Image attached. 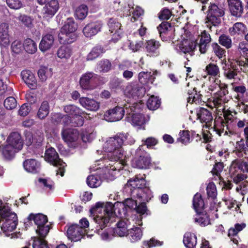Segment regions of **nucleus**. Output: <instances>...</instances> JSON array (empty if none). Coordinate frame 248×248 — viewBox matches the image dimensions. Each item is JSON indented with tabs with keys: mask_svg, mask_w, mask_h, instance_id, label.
<instances>
[{
	"mask_svg": "<svg viewBox=\"0 0 248 248\" xmlns=\"http://www.w3.org/2000/svg\"><path fill=\"white\" fill-rule=\"evenodd\" d=\"M124 142L133 144L134 140L128 133H120L113 137L109 138L104 143L103 150L106 153H111L113 155H123L126 154L123 148Z\"/></svg>",
	"mask_w": 248,
	"mask_h": 248,
	"instance_id": "7ed1b4c3",
	"label": "nucleus"
},
{
	"mask_svg": "<svg viewBox=\"0 0 248 248\" xmlns=\"http://www.w3.org/2000/svg\"><path fill=\"white\" fill-rule=\"evenodd\" d=\"M44 159L54 166L59 167V170H56V174H60L61 176H63L65 164L59 158V156H44Z\"/></svg>",
	"mask_w": 248,
	"mask_h": 248,
	"instance_id": "393cba45",
	"label": "nucleus"
},
{
	"mask_svg": "<svg viewBox=\"0 0 248 248\" xmlns=\"http://www.w3.org/2000/svg\"><path fill=\"white\" fill-rule=\"evenodd\" d=\"M0 216L2 222L1 229L5 235L11 238H18L20 235L19 232H13L16 228L17 217L16 213L11 211L8 204L0 206Z\"/></svg>",
	"mask_w": 248,
	"mask_h": 248,
	"instance_id": "f03ea898",
	"label": "nucleus"
},
{
	"mask_svg": "<svg viewBox=\"0 0 248 248\" xmlns=\"http://www.w3.org/2000/svg\"><path fill=\"white\" fill-rule=\"evenodd\" d=\"M193 220L195 223L202 227L210 224L209 217L205 211L196 213L193 217Z\"/></svg>",
	"mask_w": 248,
	"mask_h": 248,
	"instance_id": "7c9ffc66",
	"label": "nucleus"
},
{
	"mask_svg": "<svg viewBox=\"0 0 248 248\" xmlns=\"http://www.w3.org/2000/svg\"><path fill=\"white\" fill-rule=\"evenodd\" d=\"M33 248H49L46 241L40 238L34 237Z\"/></svg>",
	"mask_w": 248,
	"mask_h": 248,
	"instance_id": "338daca9",
	"label": "nucleus"
},
{
	"mask_svg": "<svg viewBox=\"0 0 248 248\" xmlns=\"http://www.w3.org/2000/svg\"><path fill=\"white\" fill-rule=\"evenodd\" d=\"M184 33L181 35V40L175 45V50L179 52L188 54L191 57L194 54V51L196 48L197 43L192 39L190 32L184 30Z\"/></svg>",
	"mask_w": 248,
	"mask_h": 248,
	"instance_id": "6e6552de",
	"label": "nucleus"
},
{
	"mask_svg": "<svg viewBox=\"0 0 248 248\" xmlns=\"http://www.w3.org/2000/svg\"><path fill=\"white\" fill-rule=\"evenodd\" d=\"M9 30L7 23H2L0 24V46L1 47H7L10 44V36Z\"/></svg>",
	"mask_w": 248,
	"mask_h": 248,
	"instance_id": "b1692460",
	"label": "nucleus"
},
{
	"mask_svg": "<svg viewBox=\"0 0 248 248\" xmlns=\"http://www.w3.org/2000/svg\"><path fill=\"white\" fill-rule=\"evenodd\" d=\"M109 31L112 34V40L114 42L119 40L122 37L123 29L121 24L116 19L110 18L108 21Z\"/></svg>",
	"mask_w": 248,
	"mask_h": 248,
	"instance_id": "4468645a",
	"label": "nucleus"
},
{
	"mask_svg": "<svg viewBox=\"0 0 248 248\" xmlns=\"http://www.w3.org/2000/svg\"><path fill=\"white\" fill-rule=\"evenodd\" d=\"M146 182L145 180L143 179H139L136 177L133 179L129 180L125 186L126 187H131L134 189L133 191L132 192V194H134L136 191H137L139 189L143 188L144 186H145ZM134 196V195H133Z\"/></svg>",
	"mask_w": 248,
	"mask_h": 248,
	"instance_id": "72a5a7b5",
	"label": "nucleus"
},
{
	"mask_svg": "<svg viewBox=\"0 0 248 248\" xmlns=\"http://www.w3.org/2000/svg\"><path fill=\"white\" fill-rule=\"evenodd\" d=\"M141 104L139 103H133L132 106L127 103L124 106V107L117 106L112 109L107 111L104 114V119L108 122H113L120 121L121 120L125 112L130 115L132 112L136 111L141 108Z\"/></svg>",
	"mask_w": 248,
	"mask_h": 248,
	"instance_id": "39448f33",
	"label": "nucleus"
},
{
	"mask_svg": "<svg viewBox=\"0 0 248 248\" xmlns=\"http://www.w3.org/2000/svg\"><path fill=\"white\" fill-rule=\"evenodd\" d=\"M246 227L244 223L236 224L234 227H232L229 230L228 236L231 237V240L233 243L237 244L238 240L236 236L237 234L240 231H242Z\"/></svg>",
	"mask_w": 248,
	"mask_h": 248,
	"instance_id": "e433bc0d",
	"label": "nucleus"
},
{
	"mask_svg": "<svg viewBox=\"0 0 248 248\" xmlns=\"http://www.w3.org/2000/svg\"><path fill=\"white\" fill-rule=\"evenodd\" d=\"M102 183L100 177L97 175H91L87 178V184L91 187H98Z\"/></svg>",
	"mask_w": 248,
	"mask_h": 248,
	"instance_id": "864d4df0",
	"label": "nucleus"
},
{
	"mask_svg": "<svg viewBox=\"0 0 248 248\" xmlns=\"http://www.w3.org/2000/svg\"><path fill=\"white\" fill-rule=\"evenodd\" d=\"M85 233V231L80 227L79 225H72L67 231L68 238L75 242L80 240Z\"/></svg>",
	"mask_w": 248,
	"mask_h": 248,
	"instance_id": "2eb2a0df",
	"label": "nucleus"
},
{
	"mask_svg": "<svg viewBox=\"0 0 248 248\" xmlns=\"http://www.w3.org/2000/svg\"><path fill=\"white\" fill-rule=\"evenodd\" d=\"M6 142V144L0 146V151L3 155H12L22 148L21 137L17 132L12 133L8 137Z\"/></svg>",
	"mask_w": 248,
	"mask_h": 248,
	"instance_id": "0eeeda50",
	"label": "nucleus"
},
{
	"mask_svg": "<svg viewBox=\"0 0 248 248\" xmlns=\"http://www.w3.org/2000/svg\"><path fill=\"white\" fill-rule=\"evenodd\" d=\"M80 105L91 111H96L99 108V104L93 99L88 97H81L79 100Z\"/></svg>",
	"mask_w": 248,
	"mask_h": 248,
	"instance_id": "c756f323",
	"label": "nucleus"
},
{
	"mask_svg": "<svg viewBox=\"0 0 248 248\" xmlns=\"http://www.w3.org/2000/svg\"><path fill=\"white\" fill-rule=\"evenodd\" d=\"M72 55V49L68 46H63L60 47L57 51L58 57L61 59H68Z\"/></svg>",
	"mask_w": 248,
	"mask_h": 248,
	"instance_id": "603ef678",
	"label": "nucleus"
},
{
	"mask_svg": "<svg viewBox=\"0 0 248 248\" xmlns=\"http://www.w3.org/2000/svg\"><path fill=\"white\" fill-rule=\"evenodd\" d=\"M63 110L65 113L74 116L73 119L69 121L71 126H81L83 124L84 119L82 115L84 112L80 108L75 105H69L65 106Z\"/></svg>",
	"mask_w": 248,
	"mask_h": 248,
	"instance_id": "f8f14e48",
	"label": "nucleus"
},
{
	"mask_svg": "<svg viewBox=\"0 0 248 248\" xmlns=\"http://www.w3.org/2000/svg\"><path fill=\"white\" fill-rule=\"evenodd\" d=\"M135 193L140 202H148L153 197V193L148 187L139 189Z\"/></svg>",
	"mask_w": 248,
	"mask_h": 248,
	"instance_id": "2f4dec72",
	"label": "nucleus"
},
{
	"mask_svg": "<svg viewBox=\"0 0 248 248\" xmlns=\"http://www.w3.org/2000/svg\"><path fill=\"white\" fill-rule=\"evenodd\" d=\"M197 119L202 123H205V126L209 128L213 120L212 113L208 109L201 108L197 111Z\"/></svg>",
	"mask_w": 248,
	"mask_h": 248,
	"instance_id": "aec40b11",
	"label": "nucleus"
},
{
	"mask_svg": "<svg viewBox=\"0 0 248 248\" xmlns=\"http://www.w3.org/2000/svg\"><path fill=\"white\" fill-rule=\"evenodd\" d=\"M171 28L170 24L168 22H162L157 27V30L161 39L164 41L170 40V29Z\"/></svg>",
	"mask_w": 248,
	"mask_h": 248,
	"instance_id": "c9c22d12",
	"label": "nucleus"
},
{
	"mask_svg": "<svg viewBox=\"0 0 248 248\" xmlns=\"http://www.w3.org/2000/svg\"><path fill=\"white\" fill-rule=\"evenodd\" d=\"M237 98L238 100L237 107L239 111L243 112L248 116V104H246L248 101V99L245 98L244 96H241L239 94Z\"/></svg>",
	"mask_w": 248,
	"mask_h": 248,
	"instance_id": "de8ad7c7",
	"label": "nucleus"
},
{
	"mask_svg": "<svg viewBox=\"0 0 248 248\" xmlns=\"http://www.w3.org/2000/svg\"><path fill=\"white\" fill-rule=\"evenodd\" d=\"M77 25L73 18H68L62 27L58 38L61 44H71L77 39Z\"/></svg>",
	"mask_w": 248,
	"mask_h": 248,
	"instance_id": "423d86ee",
	"label": "nucleus"
},
{
	"mask_svg": "<svg viewBox=\"0 0 248 248\" xmlns=\"http://www.w3.org/2000/svg\"><path fill=\"white\" fill-rule=\"evenodd\" d=\"M137 224H135L133 228L130 229L128 235L130 241L132 242H135L140 240L142 236L141 230L138 227H136Z\"/></svg>",
	"mask_w": 248,
	"mask_h": 248,
	"instance_id": "c03bdc74",
	"label": "nucleus"
},
{
	"mask_svg": "<svg viewBox=\"0 0 248 248\" xmlns=\"http://www.w3.org/2000/svg\"><path fill=\"white\" fill-rule=\"evenodd\" d=\"M138 201L132 198H127L124 202H116L112 204L110 202L106 203L98 202L94 207L90 210L91 215L95 222L102 230L109 222L116 221L117 217L125 214L124 208L136 209Z\"/></svg>",
	"mask_w": 248,
	"mask_h": 248,
	"instance_id": "f257e3e1",
	"label": "nucleus"
},
{
	"mask_svg": "<svg viewBox=\"0 0 248 248\" xmlns=\"http://www.w3.org/2000/svg\"><path fill=\"white\" fill-rule=\"evenodd\" d=\"M23 49L29 54H34L37 50L36 43L31 38H27L23 44Z\"/></svg>",
	"mask_w": 248,
	"mask_h": 248,
	"instance_id": "37998d69",
	"label": "nucleus"
},
{
	"mask_svg": "<svg viewBox=\"0 0 248 248\" xmlns=\"http://www.w3.org/2000/svg\"><path fill=\"white\" fill-rule=\"evenodd\" d=\"M219 42L223 46L226 48H230L232 46V40L231 38L225 34L220 35L219 38Z\"/></svg>",
	"mask_w": 248,
	"mask_h": 248,
	"instance_id": "680f3d73",
	"label": "nucleus"
},
{
	"mask_svg": "<svg viewBox=\"0 0 248 248\" xmlns=\"http://www.w3.org/2000/svg\"><path fill=\"white\" fill-rule=\"evenodd\" d=\"M49 112V103L47 101H44L41 103L39 108L37 116L40 119H44L48 115Z\"/></svg>",
	"mask_w": 248,
	"mask_h": 248,
	"instance_id": "49530a36",
	"label": "nucleus"
},
{
	"mask_svg": "<svg viewBox=\"0 0 248 248\" xmlns=\"http://www.w3.org/2000/svg\"><path fill=\"white\" fill-rule=\"evenodd\" d=\"M59 8V4L57 0H50L47 2L41 11L43 18L46 21L51 18Z\"/></svg>",
	"mask_w": 248,
	"mask_h": 248,
	"instance_id": "ddd939ff",
	"label": "nucleus"
},
{
	"mask_svg": "<svg viewBox=\"0 0 248 248\" xmlns=\"http://www.w3.org/2000/svg\"><path fill=\"white\" fill-rule=\"evenodd\" d=\"M11 49L13 52L18 54L23 50V44L20 41L15 40L11 45Z\"/></svg>",
	"mask_w": 248,
	"mask_h": 248,
	"instance_id": "69168bd1",
	"label": "nucleus"
},
{
	"mask_svg": "<svg viewBox=\"0 0 248 248\" xmlns=\"http://www.w3.org/2000/svg\"><path fill=\"white\" fill-rule=\"evenodd\" d=\"M4 105L6 109H13L16 107V100L13 97H9L4 100Z\"/></svg>",
	"mask_w": 248,
	"mask_h": 248,
	"instance_id": "0e129e2a",
	"label": "nucleus"
},
{
	"mask_svg": "<svg viewBox=\"0 0 248 248\" xmlns=\"http://www.w3.org/2000/svg\"><path fill=\"white\" fill-rule=\"evenodd\" d=\"M69 117L68 115H63L60 113L51 114V121L55 123L62 122L64 125H68L69 123Z\"/></svg>",
	"mask_w": 248,
	"mask_h": 248,
	"instance_id": "09e8293b",
	"label": "nucleus"
},
{
	"mask_svg": "<svg viewBox=\"0 0 248 248\" xmlns=\"http://www.w3.org/2000/svg\"><path fill=\"white\" fill-rule=\"evenodd\" d=\"M110 157L108 159H111L112 157H114L115 161L114 164V165L117 167L118 165H120L121 167H119V169L123 168V167L126 165L127 160H129V156L127 157L126 155L121 156L120 157L119 156H110Z\"/></svg>",
	"mask_w": 248,
	"mask_h": 248,
	"instance_id": "bf43d9fd",
	"label": "nucleus"
},
{
	"mask_svg": "<svg viewBox=\"0 0 248 248\" xmlns=\"http://www.w3.org/2000/svg\"><path fill=\"white\" fill-rule=\"evenodd\" d=\"M128 122H130L133 126L141 127L144 125L147 121H148L149 118L145 117L140 113H134L131 116L126 117Z\"/></svg>",
	"mask_w": 248,
	"mask_h": 248,
	"instance_id": "c85d7f7f",
	"label": "nucleus"
},
{
	"mask_svg": "<svg viewBox=\"0 0 248 248\" xmlns=\"http://www.w3.org/2000/svg\"><path fill=\"white\" fill-rule=\"evenodd\" d=\"M160 105V100L154 95L151 96L148 100L147 106L151 110H155L159 108Z\"/></svg>",
	"mask_w": 248,
	"mask_h": 248,
	"instance_id": "4d7b16f0",
	"label": "nucleus"
},
{
	"mask_svg": "<svg viewBox=\"0 0 248 248\" xmlns=\"http://www.w3.org/2000/svg\"><path fill=\"white\" fill-rule=\"evenodd\" d=\"M111 63L108 60L103 59L98 62L96 69L100 72L106 73L111 69Z\"/></svg>",
	"mask_w": 248,
	"mask_h": 248,
	"instance_id": "3c124183",
	"label": "nucleus"
},
{
	"mask_svg": "<svg viewBox=\"0 0 248 248\" xmlns=\"http://www.w3.org/2000/svg\"><path fill=\"white\" fill-rule=\"evenodd\" d=\"M229 10L231 14L236 17H240L243 13V6L241 0H227Z\"/></svg>",
	"mask_w": 248,
	"mask_h": 248,
	"instance_id": "4be33fe9",
	"label": "nucleus"
},
{
	"mask_svg": "<svg viewBox=\"0 0 248 248\" xmlns=\"http://www.w3.org/2000/svg\"><path fill=\"white\" fill-rule=\"evenodd\" d=\"M193 207L196 213L204 211L205 204L202 195L197 193L193 199Z\"/></svg>",
	"mask_w": 248,
	"mask_h": 248,
	"instance_id": "4c0bfd02",
	"label": "nucleus"
},
{
	"mask_svg": "<svg viewBox=\"0 0 248 248\" xmlns=\"http://www.w3.org/2000/svg\"><path fill=\"white\" fill-rule=\"evenodd\" d=\"M222 69L224 77L228 79H235L237 76V69L236 66L232 63L229 64L226 61L222 62Z\"/></svg>",
	"mask_w": 248,
	"mask_h": 248,
	"instance_id": "5701e85b",
	"label": "nucleus"
},
{
	"mask_svg": "<svg viewBox=\"0 0 248 248\" xmlns=\"http://www.w3.org/2000/svg\"><path fill=\"white\" fill-rule=\"evenodd\" d=\"M159 75V72L156 70L140 72L139 74V80L140 83L143 84L147 82L153 83L155 77Z\"/></svg>",
	"mask_w": 248,
	"mask_h": 248,
	"instance_id": "cd10ccee",
	"label": "nucleus"
},
{
	"mask_svg": "<svg viewBox=\"0 0 248 248\" xmlns=\"http://www.w3.org/2000/svg\"><path fill=\"white\" fill-rule=\"evenodd\" d=\"M247 176L244 174H238L233 178V182L238 186L236 187V190L239 192L244 188L248 184V182L245 181Z\"/></svg>",
	"mask_w": 248,
	"mask_h": 248,
	"instance_id": "79ce46f5",
	"label": "nucleus"
},
{
	"mask_svg": "<svg viewBox=\"0 0 248 248\" xmlns=\"http://www.w3.org/2000/svg\"><path fill=\"white\" fill-rule=\"evenodd\" d=\"M214 123V126L211 128H213V130L219 136L228 135L229 133H232L230 130L228 131V125L222 118L220 117L216 118Z\"/></svg>",
	"mask_w": 248,
	"mask_h": 248,
	"instance_id": "6ab92c4d",
	"label": "nucleus"
},
{
	"mask_svg": "<svg viewBox=\"0 0 248 248\" xmlns=\"http://www.w3.org/2000/svg\"><path fill=\"white\" fill-rule=\"evenodd\" d=\"M39 78L42 81H46L47 78L51 77L52 71L51 68L46 67H41L38 71Z\"/></svg>",
	"mask_w": 248,
	"mask_h": 248,
	"instance_id": "5fc2aeb1",
	"label": "nucleus"
},
{
	"mask_svg": "<svg viewBox=\"0 0 248 248\" xmlns=\"http://www.w3.org/2000/svg\"><path fill=\"white\" fill-rule=\"evenodd\" d=\"M54 32L55 30H52L50 33H47L42 37L39 45V48L42 52H45L52 46L54 41L53 36Z\"/></svg>",
	"mask_w": 248,
	"mask_h": 248,
	"instance_id": "412c9836",
	"label": "nucleus"
},
{
	"mask_svg": "<svg viewBox=\"0 0 248 248\" xmlns=\"http://www.w3.org/2000/svg\"><path fill=\"white\" fill-rule=\"evenodd\" d=\"M95 74L93 72H88L83 74L80 78L79 83L83 90H90L92 89L91 82Z\"/></svg>",
	"mask_w": 248,
	"mask_h": 248,
	"instance_id": "473e14b6",
	"label": "nucleus"
},
{
	"mask_svg": "<svg viewBox=\"0 0 248 248\" xmlns=\"http://www.w3.org/2000/svg\"><path fill=\"white\" fill-rule=\"evenodd\" d=\"M18 20L28 28H31L33 26V20L30 16L26 15H21L18 17Z\"/></svg>",
	"mask_w": 248,
	"mask_h": 248,
	"instance_id": "774afa93",
	"label": "nucleus"
},
{
	"mask_svg": "<svg viewBox=\"0 0 248 248\" xmlns=\"http://www.w3.org/2000/svg\"><path fill=\"white\" fill-rule=\"evenodd\" d=\"M188 94L187 102L196 104H199L202 102V95L200 93V92L197 90L196 88H194L192 91L189 90Z\"/></svg>",
	"mask_w": 248,
	"mask_h": 248,
	"instance_id": "ea45409f",
	"label": "nucleus"
},
{
	"mask_svg": "<svg viewBox=\"0 0 248 248\" xmlns=\"http://www.w3.org/2000/svg\"><path fill=\"white\" fill-rule=\"evenodd\" d=\"M103 24L100 21L90 23L83 29V33L86 37H91L100 31Z\"/></svg>",
	"mask_w": 248,
	"mask_h": 248,
	"instance_id": "dca6fc26",
	"label": "nucleus"
},
{
	"mask_svg": "<svg viewBox=\"0 0 248 248\" xmlns=\"http://www.w3.org/2000/svg\"><path fill=\"white\" fill-rule=\"evenodd\" d=\"M205 71L210 76L209 78H218L220 77V70L216 64L210 63L205 67Z\"/></svg>",
	"mask_w": 248,
	"mask_h": 248,
	"instance_id": "a19ab883",
	"label": "nucleus"
},
{
	"mask_svg": "<svg viewBox=\"0 0 248 248\" xmlns=\"http://www.w3.org/2000/svg\"><path fill=\"white\" fill-rule=\"evenodd\" d=\"M21 75L23 80L30 89L32 90L36 89L37 81L33 74L31 71L23 70L21 72Z\"/></svg>",
	"mask_w": 248,
	"mask_h": 248,
	"instance_id": "a878e982",
	"label": "nucleus"
},
{
	"mask_svg": "<svg viewBox=\"0 0 248 248\" xmlns=\"http://www.w3.org/2000/svg\"><path fill=\"white\" fill-rule=\"evenodd\" d=\"M23 167L28 172L36 173L39 171L40 163L33 159H27L23 162Z\"/></svg>",
	"mask_w": 248,
	"mask_h": 248,
	"instance_id": "f704fd0d",
	"label": "nucleus"
},
{
	"mask_svg": "<svg viewBox=\"0 0 248 248\" xmlns=\"http://www.w3.org/2000/svg\"><path fill=\"white\" fill-rule=\"evenodd\" d=\"M105 52L103 48L100 46H96L93 48L87 56V61H92L98 57Z\"/></svg>",
	"mask_w": 248,
	"mask_h": 248,
	"instance_id": "8fccbe9b",
	"label": "nucleus"
},
{
	"mask_svg": "<svg viewBox=\"0 0 248 248\" xmlns=\"http://www.w3.org/2000/svg\"><path fill=\"white\" fill-rule=\"evenodd\" d=\"M29 220H33L34 223L37 226L36 233L39 235L40 238L45 237L48 234L49 230V225L46 224L47 223V217L42 214L34 215L31 214L28 217Z\"/></svg>",
	"mask_w": 248,
	"mask_h": 248,
	"instance_id": "1a4fd4ad",
	"label": "nucleus"
},
{
	"mask_svg": "<svg viewBox=\"0 0 248 248\" xmlns=\"http://www.w3.org/2000/svg\"><path fill=\"white\" fill-rule=\"evenodd\" d=\"M177 141L181 143L187 144L190 141V135L187 131H182L179 133V138H178Z\"/></svg>",
	"mask_w": 248,
	"mask_h": 248,
	"instance_id": "052dcab7",
	"label": "nucleus"
},
{
	"mask_svg": "<svg viewBox=\"0 0 248 248\" xmlns=\"http://www.w3.org/2000/svg\"><path fill=\"white\" fill-rule=\"evenodd\" d=\"M88 13V8L86 5L82 4L75 11V16L80 20L84 19Z\"/></svg>",
	"mask_w": 248,
	"mask_h": 248,
	"instance_id": "6e6d98bb",
	"label": "nucleus"
},
{
	"mask_svg": "<svg viewBox=\"0 0 248 248\" xmlns=\"http://www.w3.org/2000/svg\"><path fill=\"white\" fill-rule=\"evenodd\" d=\"M151 164L149 156H135L131 159V165L134 168L146 169L149 168Z\"/></svg>",
	"mask_w": 248,
	"mask_h": 248,
	"instance_id": "f3484780",
	"label": "nucleus"
},
{
	"mask_svg": "<svg viewBox=\"0 0 248 248\" xmlns=\"http://www.w3.org/2000/svg\"><path fill=\"white\" fill-rule=\"evenodd\" d=\"M183 242L187 248H193L197 244V237L195 234L187 232L184 236Z\"/></svg>",
	"mask_w": 248,
	"mask_h": 248,
	"instance_id": "58836bf2",
	"label": "nucleus"
},
{
	"mask_svg": "<svg viewBox=\"0 0 248 248\" xmlns=\"http://www.w3.org/2000/svg\"><path fill=\"white\" fill-rule=\"evenodd\" d=\"M142 217L141 215H134L126 220H120L117 223V227L115 229L114 232L119 236H124L127 234L128 228L130 225L135 226V224L141 225ZM130 229H129V230Z\"/></svg>",
	"mask_w": 248,
	"mask_h": 248,
	"instance_id": "9d476101",
	"label": "nucleus"
},
{
	"mask_svg": "<svg viewBox=\"0 0 248 248\" xmlns=\"http://www.w3.org/2000/svg\"><path fill=\"white\" fill-rule=\"evenodd\" d=\"M247 31L246 26L241 22L235 23L229 30V32L231 35L235 34H241L244 33Z\"/></svg>",
	"mask_w": 248,
	"mask_h": 248,
	"instance_id": "a18cd8bd",
	"label": "nucleus"
},
{
	"mask_svg": "<svg viewBox=\"0 0 248 248\" xmlns=\"http://www.w3.org/2000/svg\"><path fill=\"white\" fill-rule=\"evenodd\" d=\"M62 136L64 141L70 146L78 140V132L75 129H65L62 132Z\"/></svg>",
	"mask_w": 248,
	"mask_h": 248,
	"instance_id": "bb28decb",
	"label": "nucleus"
},
{
	"mask_svg": "<svg viewBox=\"0 0 248 248\" xmlns=\"http://www.w3.org/2000/svg\"><path fill=\"white\" fill-rule=\"evenodd\" d=\"M161 44L159 41L155 39L148 40L145 44L147 55L150 57H156L160 54L159 48Z\"/></svg>",
	"mask_w": 248,
	"mask_h": 248,
	"instance_id": "a211bd4d",
	"label": "nucleus"
},
{
	"mask_svg": "<svg viewBox=\"0 0 248 248\" xmlns=\"http://www.w3.org/2000/svg\"><path fill=\"white\" fill-rule=\"evenodd\" d=\"M134 4L133 0H129L127 3H125L123 6L121 11L123 12L121 14V16H128L131 13V10L134 9Z\"/></svg>",
	"mask_w": 248,
	"mask_h": 248,
	"instance_id": "13d9d810",
	"label": "nucleus"
},
{
	"mask_svg": "<svg viewBox=\"0 0 248 248\" xmlns=\"http://www.w3.org/2000/svg\"><path fill=\"white\" fill-rule=\"evenodd\" d=\"M209 81L211 84L208 87L209 91L212 92L217 91L213 94V103L215 107L218 108L227 101L226 95L228 93V86L221 84L218 78H209Z\"/></svg>",
	"mask_w": 248,
	"mask_h": 248,
	"instance_id": "20e7f679",
	"label": "nucleus"
},
{
	"mask_svg": "<svg viewBox=\"0 0 248 248\" xmlns=\"http://www.w3.org/2000/svg\"><path fill=\"white\" fill-rule=\"evenodd\" d=\"M207 194L209 197L215 199L217 195V191L214 183L211 182L208 184L206 188Z\"/></svg>",
	"mask_w": 248,
	"mask_h": 248,
	"instance_id": "e2e57ef3",
	"label": "nucleus"
},
{
	"mask_svg": "<svg viewBox=\"0 0 248 248\" xmlns=\"http://www.w3.org/2000/svg\"><path fill=\"white\" fill-rule=\"evenodd\" d=\"M224 15V11L220 5L211 2L207 11L206 23L217 26L220 24Z\"/></svg>",
	"mask_w": 248,
	"mask_h": 248,
	"instance_id": "9b49d317",
	"label": "nucleus"
}]
</instances>
